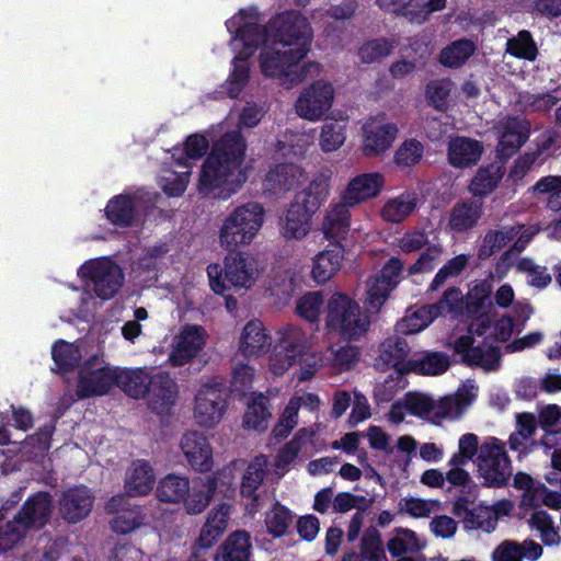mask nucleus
<instances>
[{
  "mask_svg": "<svg viewBox=\"0 0 561 561\" xmlns=\"http://www.w3.org/2000/svg\"><path fill=\"white\" fill-rule=\"evenodd\" d=\"M94 495L85 485H76L61 493L59 512L69 524H77L89 516L93 508Z\"/></svg>",
  "mask_w": 561,
  "mask_h": 561,
  "instance_id": "ddd939ff",
  "label": "nucleus"
},
{
  "mask_svg": "<svg viewBox=\"0 0 561 561\" xmlns=\"http://www.w3.org/2000/svg\"><path fill=\"white\" fill-rule=\"evenodd\" d=\"M100 362L98 355H92L80 366L76 390L79 399L105 396L116 386L117 367L100 366Z\"/></svg>",
  "mask_w": 561,
  "mask_h": 561,
  "instance_id": "1a4fd4ad",
  "label": "nucleus"
},
{
  "mask_svg": "<svg viewBox=\"0 0 561 561\" xmlns=\"http://www.w3.org/2000/svg\"><path fill=\"white\" fill-rule=\"evenodd\" d=\"M205 330L201 325H186L170 353V363L180 367L190 363L205 345Z\"/></svg>",
  "mask_w": 561,
  "mask_h": 561,
  "instance_id": "6ab92c4d",
  "label": "nucleus"
},
{
  "mask_svg": "<svg viewBox=\"0 0 561 561\" xmlns=\"http://www.w3.org/2000/svg\"><path fill=\"white\" fill-rule=\"evenodd\" d=\"M516 231L514 228L507 230H488L483 237V241L478 249V259L486 261L495 252L504 248L514 239Z\"/></svg>",
  "mask_w": 561,
  "mask_h": 561,
  "instance_id": "37998d69",
  "label": "nucleus"
},
{
  "mask_svg": "<svg viewBox=\"0 0 561 561\" xmlns=\"http://www.w3.org/2000/svg\"><path fill=\"white\" fill-rule=\"evenodd\" d=\"M299 169L293 163H279L271 169L264 180V185L274 193L293 190L298 183Z\"/></svg>",
  "mask_w": 561,
  "mask_h": 561,
  "instance_id": "72a5a7b5",
  "label": "nucleus"
},
{
  "mask_svg": "<svg viewBox=\"0 0 561 561\" xmlns=\"http://www.w3.org/2000/svg\"><path fill=\"white\" fill-rule=\"evenodd\" d=\"M327 308V328L343 340L357 341L369 330L370 317L346 294H333Z\"/></svg>",
  "mask_w": 561,
  "mask_h": 561,
  "instance_id": "423d86ee",
  "label": "nucleus"
},
{
  "mask_svg": "<svg viewBox=\"0 0 561 561\" xmlns=\"http://www.w3.org/2000/svg\"><path fill=\"white\" fill-rule=\"evenodd\" d=\"M354 206V204H350V201L342 198L340 202L331 204L322 224V230L328 240L341 242L345 238L351 222L350 209Z\"/></svg>",
  "mask_w": 561,
  "mask_h": 561,
  "instance_id": "b1692460",
  "label": "nucleus"
},
{
  "mask_svg": "<svg viewBox=\"0 0 561 561\" xmlns=\"http://www.w3.org/2000/svg\"><path fill=\"white\" fill-rule=\"evenodd\" d=\"M248 56H236L231 61V71L224 83V89L230 99H237L250 80Z\"/></svg>",
  "mask_w": 561,
  "mask_h": 561,
  "instance_id": "4c0bfd02",
  "label": "nucleus"
},
{
  "mask_svg": "<svg viewBox=\"0 0 561 561\" xmlns=\"http://www.w3.org/2000/svg\"><path fill=\"white\" fill-rule=\"evenodd\" d=\"M144 517L138 511H122L110 523L111 529L121 535H127L142 525Z\"/></svg>",
  "mask_w": 561,
  "mask_h": 561,
  "instance_id": "5fc2aeb1",
  "label": "nucleus"
},
{
  "mask_svg": "<svg viewBox=\"0 0 561 561\" xmlns=\"http://www.w3.org/2000/svg\"><path fill=\"white\" fill-rule=\"evenodd\" d=\"M482 215V201L476 198L459 199L449 210L447 228L456 234L466 233L478 226Z\"/></svg>",
  "mask_w": 561,
  "mask_h": 561,
  "instance_id": "f3484780",
  "label": "nucleus"
},
{
  "mask_svg": "<svg viewBox=\"0 0 561 561\" xmlns=\"http://www.w3.org/2000/svg\"><path fill=\"white\" fill-rule=\"evenodd\" d=\"M427 245H430L427 234L420 230L408 231L398 240V247L404 253H414Z\"/></svg>",
  "mask_w": 561,
  "mask_h": 561,
  "instance_id": "052dcab7",
  "label": "nucleus"
},
{
  "mask_svg": "<svg viewBox=\"0 0 561 561\" xmlns=\"http://www.w3.org/2000/svg\"><path fill=\"white\" fill-rule=\"evenodd\" d=\"M504 174L503 163L493 162L480 167L469 184V192L473 197H485L499 186Z\"/></svg>",
  "mask_w": 561,
  "mask_h": 561,
  "instance_id": "c756f323",
  "label": "nucleus"
},
{
  "mask_svg": "<svg viewBox=\"0 0 561 561\" xmlns=\"http://www.w3.org/2000/svg\"><path fill=\"white\" fill-rule=\"evenodd\" d=\"M153 381L144 368L119 369L117 368L116 386L133 399H141L149 392Z\"/></svg>",
  "mask_w": 561,
  "mask_h": 561,
  "instance_id": "7c9ffc66",
  "label": "nucleus"
},
{
  "mask_svg": "<svg viewBox=\"0 0 561 561\" xmlns=\"http://www.w3.org/2000/svg\"><path fill=\"white\" fill-rule=\"evenodd\" d=\"M424 152L421 141L411 138L404 140L396 150L393 161L398 167L411 168L417 164Z\"/></svg>",
  "mask_w": 561,
  "mask_h": 561,
  "instance_id": "09e8293b",
  "label": "nucleus"
},
{
  "mask_svg": "<svg viewBox=\"0 0 561 561\" xmlns=\"http://www.w3.org/2000/svg\"><path fill=\"white\" fill-rule=\"evenodd\" d=\"M271 416L268 399L264 394L259 393L252 398L247 407L243 416V427L256 432H265Z\"/></svg>",
  "mask_w": 561,
  "mask_h": 561,
  "instance_id": "e433bc0d",
  "label": "nucleus"
},
{
  "mask_svg": "<svg viewBox=\"0 0 561 561\" xmlns=\"http://www.w3.org/2000/svg\"><path fill=\"white\" fill-rule=\"evenodd\" d=\"M393 49V44L387 38H375L364 43L358 55L363 62L371 64L387 57Z\"/></svg>",
  "mask_w": 561,
  "mask_h": 561,
  "instance_id": "603ef678",
  "label": "nucleus"
},
{
  "mask_svg": "<svg viewBox=\"0 0 561 561\" xmlns=\"http://www.w3.org/2000/svg\"><path fill=\"white\" fill-rule=\"evenodd\" d=\"M363 151L367 157L380 156L386 152L394 141L398 127L393 123H386L370 128L364 127Z\"/></svg>",
  "mask_w": 561,
  "mask_h": 561,
  "instance_id": "bb28decb",
  "label": "nucleus"
},
{
  "mask_svg": "<svg viewBox=\"0 0 561 561\" xmlns=\"http://www.w3.org/2000/svg\"><path fill=\"white\" fill-rule=\"evenodd\" d=\"M296 527L301 539L312 541L320 530V522L316 515L308 514L298 518Z\"/></svg>",
  "mask_w": 561,
  "mask_h": 561,
  "instance_id": "680f3d73",
  "label": "nucleus"
},
{
  "mask_svg": "<svg viewBox=\"0 0 561 561\" xmlns=\"http://www.w3.org/2000/svg\"><path fill=\"white\" fill-rule=\"evenodd\" d=\"M393 290L386 284L381 283L379 279L370 285L368 289L367 302L368 305L376 310H379L381 306L386 302L389 297V294Z\"/></svg>",
  "mask_w": 561,
  "mask_h": 561,
  "instance_id": "e2e57ef3",
  "label": "nucleus"
},
{
  "mask_svg": "<svg viewBox=\"0 0 561 561\" xmlns=\"http://www.w3.org/2000/svg\"><path fill=\"white\" fill-rule=\"evenodd\" d=\"M371 415L370 407L365 396L355 394L354 404L348 416V424L351 426H356L360 422L369 419Z\"/></svg>",
  "mask_w": 561,
  "mask_h": 561,
  "instance_id": "338daca9",
  "label": "nucleus"
},
{
  "mask_svg": "<svg viewBox=\"0 0 561 561\" xmlns=\"http://www.w3.org/2000/svg\"><path fill=\"white\" fill-rule=\"evenodd\" d=\"M154 484V473L145 460H138L128 471L125 480V492L128 496H144L151 492Z\"/></svg>",
  "mask_w": 561,
  "mask_h": 561,
  "instance_id": "2f4dec72",
  "label": "nucleus"
},
{
  "mask_svg": "<svg viewBox=\"0 0 561 561\" xmlns=\"http://www.w3.org/2000/svg\"><path fill=\"white\" fill-rule=\"evenodd\" d=\"M104 217L114 227H134L138 218V196L130 193L114 195L106 203Z\"/></svg>",
  "mask_w": 561,
  "mask_h": 561,
  "instance_id": "a211bd4d",
  "label": "nucleus"
},
{
  "mask_svg": "<svg viewBox=\"0 0 561 561\" xmlns=\"http://www.w3.org/2000/svg\"><path fill=\"white\" fill-rule=\"evenodd\" d=\"M181 449L190 466L198 472L213 469V448L208 437L198 431H188L181 438Z\"/></svg>",
  "mask_w": 561,
  "mask_h": 561,
  "instance_id": "4468645a",
  "label": "nucleus"
},
{
  "mask_svg": "<svg viewBox=\"0 0 561 561\" xmlns=\"http://www.w3.org/2000/svg\"><path fill=\"white\" fill-rule=\"evenodd\" d=\"M300 408V403L295 399H290L287 405L285 407L278 422L275 424L272 430V436L280 442L289 436L294 427L298 423V411Z\"/></svg>",
  "mask_w": 561,
  "mask_h": 561,
  "instance_id": "49530a36",
  "label": "nucleus"
},
{
  "mask_svg": "<svg viewBox=\"0 0 561 561\" xmlns=\"http://www.w3.org/2000/svg\"><path fill=\"white\" fill-rule=\"evenodd\" d=\"M330 195V176L317 174L295 195L279 218V232L286 240H302L311 230L312 217Z\"/></svg>",
  "mask_w": 561,
  "mask_h": 561,
  "instance_id": "7ed1b4c3",
  "label": "nucleus"
},
{
  "mask_svg": "<svg viewBox=\"0 0 561 561\" xmlns=\"http://www.w3.org/2000/svg\"><path fill=\"white\" fill-rule=\"evenodd\" d=\"M529 123L517 116L508 117L503 124V133L496 152L499 157L508 159L527 141Z\"/></svg>",
  "mask_w": 561,
  "mask_h": 561,
  "instance_id": "4be33fe9",
  "label": "nucleus"
},
{
  "mask_svg": "<svg viewBox=\"0 0 561 561\" xmlns=\"http://www.w3.org/2000/svg\"><path fill=\"white\" fill-rule=\"evenodd\" d=\"M333 95L334 90L331 83L316 81L298 98L297 113L309 121L319 119L331 107Z\"/></svg>",
  "mask_w": 561,
  "mask_h": 561,
  "instance_id": "9b49d317",
  "label": "nucleus"
},
{
  "mask_svg": "<svg viewBox=\"0 0 561 561\" xmlns=\"http://www.w3.org/2000/svg\"><path fill=\"white\" fill-rule=\"evenodd\" d=\"M344 252V245L340 241H331L328 248L319 252L313 259L312 279L320 285L330 280L340 271Z\"/></svg>",
  "mask_w": 561,
  "mask_h": 561,
  "instance_id": "aec40b11",
  "label": "nucleus"
},
{
  "mask_svg": "<svg viewBox=\"0 0 561 561\" xmlns=\"http://www.w3.org/2000/svg\"><path fill=\"white\" fill-rule=\"evenodd\" d=\"M245 151L247 142L241 133L228 131L220 136L202 165L198 191L208 194L222 188L225 198L234 194L247 181L242 169Z\"/></svg>",
  "mask_w": 561,
  "mask_h": 561,
  "instance_id": "f03ea898",
  "label": "nucleus"
},
{
  "mask_svg": "<svg viewBox=\"0 0 561 561\" xmlns=\"http://www.w3.org/2000/svg\"><path fill=\"white\" fill-rule=\"evenodd\" d=\"M294 520L293 512L279 502H275L265 514L266 531L273 538L284 537Z\"/></svg>",
  "mask_w": 561,
  "mask_h": 561,
  "instance_id": "ea45409f",
  "label": "nucleus"
},
{
  "mask_svg": "<svg viewBox=\"0 0 561 561\" xmlns=\"http://www.w3.org/2000/svg\"><path fill=\"white\" fill-rule=\"evenodd\" d=\"M322 305V293L310 291L305 294L297 300L296 312L300 318L309 321L310 323H314L319 320Z\"/></svg>",
  "mask_w": 561,
  "mask_h": 561,
  "instance_id": "3c124183",
  "label": "nucleus"
},
{
  "mask_svg": "<svg viewBox=\"0 0 561 561\" xmlns=\"http://www.w3.org/2000/svg\"><path fill=\"white\" fill-rule=\"evenodd\" d=\"M300 15L297 11H285L270 19L265 25L244 22L236 26L237 20L231 19L227 22V27L229 32H234V39L242 42L244 56L250 57L260 46L265 48L268 44H275V38L280 41L282 34L295 28V21Z\"/></svg>",
  "mask_w": 561,
  "mask_h": 561,
  "instance_id": "39448f33",
  "label": "nucleus"
},
{
  "mask_svg": "<svg viewBox=\"0 0 561 561\" xmlns=\"http://www.w3.org/2000/svg\"><path fill=\"white\" fill-rule=\"evenodd\" d=\"M506 53L519 59L534 61L537 58L538 48L531 33L523 30L516 36L508 38Z\"/></svg>",
  "mask_w": 561,
  "mask_h": 561,
  "instance_id": "c03bdc74",
  "label": "nucleus"
},
{
  "mask_svg": "<svg viewBox=\"0 0 561 561\" xmlns=\"http://www.w3.org/2000/svg\"><path fill=\"white\" fill-rule=\"evenodd\" d=\"M478 472L486 488H503L511 477V460L503 444L491 437L480 446Z\"/></svg>",
  "mask_w": 561,
  "mask_h": 561,
  "instance_id": "6e6552de",
  "label": "nucleus"
},
{
  "mask_svg": "<svg viewBox=\"0 0 561 561\" xmlns=\"http://www.w3.org/2000/svg\"><path fill=\"white\" fill-rule=\"evenodd\" d=\"M81 278L93 284V291L102 300L113 298L124 284V272L110 259L91 260L79 268Z\"/></svg>",
  "mask_w": 561,
  "mask_h": 561,
  "instance_id": "9d476101",
  "label": "nucleus"
},
{
  "mask_svg": "<svg viewBox=\"0 0 561 561\" xmlns=\"http://www.w3.org/2000/svg\"><path fill=\"white\" fill-rule=\"evenodd\" d=\"M54 431L55 425L53 423L43 425L36 433L28 436V444L41 451H48Z\"/></svg>",
  "mask_w": 561,
  "mask_h": 561,
  "instance_id": "0e129e2a",
  "label": "nucleus"
},
{
  "mask_svg": "<svg viewBox=\"0 0 561 561\" xmlns=\"http://www.w3.org/2000/svg\"><path fill=\"white\" fill-rule=\"evenodd\" d=\"M477 50L476 43L470 38H459L445 46L439 55V62L450 69L463 66Z\"/></svg>",
  "mask_w": 561,
  "mask_h": 561,
  "instance_id": "473e14b6",
  "label": "nucleus"
},
{
  "mask_svg": "<svg viewBox=\"0 0 561 561\" xmlns=\"http://www.w3.org/2000/svg\"><path fill=\"white\" fill-rule=\"evenodd\" d=\"M405 410L413 416L425 419L433 414L435 401L419 392H407L404 397Z\"/></svg>",
  "mask_w": 561,
  "mask_h": 561,
  "instance_id": "864d4df0",
  "label": "nucleus"
},
{
  "mask_svg": "<svg viewBox=\"0 0 561 561\" xmlns=\"http://www.w3.org/2000/svg\"><path fill=\"white\" fill-rule=\"evenodd\" d=\"M345 140L343 128L337 122H325L320 135V146L323 151L330 152L340 148Z\"/></svg>",
  "mask_w": 561,
  "mask_h": 561,
  "instance_id": "4d7b16f0",
  "label": "nucleus"
},
{
  "mask_svg": "<svg viewBox=\"0 0 561 561\" xmlns=\"http://www.w3.org/2000/svg\"><path fill=\"white\" fill-rule=\"evenodd\" d=\"M251 557V535L244 529L230 533L217 552V559L221 561H250Z\"/></svg>",
  "mask_w": 561,
  "mask_h": 561,
  "instance_id": "cd10ccee",
  "label": "nucleus"
},
{
  "mask_svg": "<svg viewBox=\"0 0 561 561\" xmlns=\"http://www.w3.org/2000/svg\"><path fill=\"white\" fill-rule=\"evenodd\" d=\"M226 411L224 393L216 386L204 385L195 397L194 417L205 427L218 424Z\"/></svg>",
  "mask_w": 561,
  "mask_h": 561,
  "instance_id": "f8f14e48",
  "label": "nucleus"
},
{
  "mask_svg": "<svg viewBox=\"0 0 561 561\" xmlns=\"http://www.w3.org/2000/svg\"><path fill=\"white\" fill-rule=\"evenodd\" d=\"M403 262L401 259L391 256L381 267L377 279L394 289L400 282V275L403 272Z\"/></svg>",
  "mask_w": 561,
  "mask_h": 561,
  "instance_id": "bf43d9fd",
  "label": "nucleus"
},
{
  "mask_svg": "<svg viewBox=\"0 0 561 561\" xmlns=\"http://www.w3.org/2000/svg\"><path fill=\"white\" fill-rule=\"evenodd\" d=\"M431 529L437 537L450 538L457 531V523L447 515H439L432 519Z\"/></svg>",
  "mask_w": 561,
  "mask_h": 561,
  "instance_id": "774afa93",
  "label": "nucleus"
},
{
  "mask_svg": "<svg viewBox=\"0 0 561 561\" xmlns=\"http://www.w3.org/2000/svg\"><path fill=\"white\" fill-rule=\"evenodd\" d=\"M191 490L187 478L170 473L162 478L157 486L156 496L163 503H180Z\"/></svg>",
  "mask_w": 561,
  "mask_h": 561,
  "instance_id": "f704fd0d",
  "label": "nucleus"
},
{
  "mask_svg": "<svg viewBox=\"0 0 561 561\" xmlns=\"http://www.w3.org/2000/svg\"><path fill=\"white\" fill-rule=\"evenodd\" d=\"M450 367L449 356L444 352L424 351L414 354L412 358L405 363V367L400 373H414L421 376H438L443 375Z\"/></svg>",
  "mask_w": 561,
  "mask_h": 561,
  "instance_id": "5701e85b",
  "label": "nucleus"
},
{
  "mask_svg": "<svg viewBox=\"0 0 561 561\" xmlns=\"http://www.w3.org/2000/svg\"><path fill=\"white\" fill-rule=\"evenodd\" d=\"M295 28H289L275 38V44H268L260 54V67L265 77L278 78L286 88H291L305 80L309 71L299 62L310 50L312 30L308 20L300 15L295 21Z\"/></svg>",
  "mask_w": 561,
  "mask_h": 561,
  "instance_id": "f257e3e1",
  "label": "nucleus"
},
{
  "mask_svg": "<svg viewBox=\"0 0 561 561\" xmlns=\"http://www.w3.org/2000/svg\"><path fill=\"white\" fill-rule=\"evenodd\" d=\"M264 215V207L256 202L238 206L220 228V245L232 251L250 244L263 225Z\"/></svg>",
  "mask_w": 561,
  "mask_h": 561,
  "instance_id": "0eeeda50",
  "label": "nucleus"
},
{
  "mask_svg": "<svg viewBox=\"0 0 561 561\" xmlns=\"http://www.w3.org/2000/svg\"><path fill=\"white\" fill-rule=\"evenodd\" d=\"M261 270L253 254L232 250L225 257L224 270L219 264L207 266L209 286L215 294L222 296L229 290L227 283L233 287L250 288Z\"/></svg>",
  "mask_w": 561,
  "mask_h": 561,
  "instance_id": "20e7f679",
  "label": "nucleus"
},
{
  "mask_svg": "<svg viewBox=\"0 0 561 561\" xmlns=\"http://www.w3.org/2000/svg\"><path fill=\"white\" fill-rule=\"evenodd\" d=\"M416 207V199L411 195L401 194L400 196L388 201L381 208L383 220L392 224H399L410 216Z\"/></svg>",
  "mask_w": 561,
  "mask_h": 561,
  "instance_id": "a19ab883",
  "label": "nucleus"
},
{
  "mask_svg": "<svg viewBox=\"0 0 561 561\" xmlns=\"http://www.w3.org/2000/svg\"><path fill=\"white\" fill-rule=\"evenodd\" d=\"M53 512V496L49 492L39 491L22 505L16 514V520L30 529H42L50 518Z\"/></svg>",
  "mask_w": 561,
  "mask_h": 561,
  "instance_id": "dca6fc26",
  "label": "nucleus"
},
{
  "mask_svg": "<svg viewBox=\"0 0 561 561\" xmlns=\"http://www.w3.org/2000/svg\"><path fill=\"white\" fill-rule=\"evenodd\" d=\"M482 153V144L468 137H456L448 145V162L455 168L465 169L476 165Z\"/></svg>",
  "mask_w": 561,
  "mask_h": 561,
  "instance_id": "393cba45",
  "label": "nucleus"
},
{
  "mask_svg": "<svg viewBox=\"0 0 561 561\" xmlns=\"http://www.w3.org/2000/svg\"><path fill=\"white\" fill-rule=\"evenodd\" d=\"M440 253V247L436 244L427 245L425 250L421 252L416 261L408 267L409 275L432 272Z\"/></svg>",
  "mask_w": 561,
  "mask_h": 561,
  "instance_id": "13d9d810",
  "label": "nucleus"
},
{
  "mask_svg": "<svg viewBox=\"0 0 561 561\" xmlns=\"http://www.w3.org/2000/svg\"><path fill=\"white\" fill-rule=\"evenodd\" d=\"M491 514V507L482 503L471 507L461 518L466 530L481 529L485 533L495 530V517Z\"/></svg>",
  "mask_w": 561,
  "mask_h": 561,
  "instance_id": "79ce46f5",
  "label": "nucleus"
},
{
  "mask_svg": "<svg viewBox=\"0 0 561 561\" xmlns=\"http://www.w3.org/2000/svg\"><path fill=\"white\" fill-rule=\"evenodd\" d=\"M27 531L26 526L18 522L15 516L13 520L8 522L7 525L0 529V550L5 552L13 549L15 545L24 538Z\"/></svg>",
  "mask_w": 561,
  "mask_h": 561,
  "instance_id": "6e6d98bb",
  "label": "nucleus"
},
{
  "mask_svg": "<svg viewBox=\"0 0 561 561\" xmlns=\"http://www.w3.org/2000/svg\"><path fill=\"white\" fill-rule=\"evenodd\" d=\"M536 149L530 151L541 165L548 158L561 149V131L548 128L535 139Z\"/></svg>",
  "mask_w": 561,
  "mask_h": 561,
  "instance_id": "a18cd8bd",
  "label": "nucleus"
},
{
  "mask_svg": "<svg viewBox=\"0 0 561 561\" xmlns=\"http://www.w3.org/2000/svg\"><path fill=\"white\" fill-rule=\"evenodd\" d=\"M209 144L205 136L194 134L186 138L184 150L190 159L196 160L206 153Z\"/></svg>",
  "mask_w": 561,
  "mask_h": 561,
  "instance_id": "69168bd1",
  "label": "nucleus"
},
{
  "mask_svg": "<svg viewBox=\"0 0 561 561\" xmlns=\"http://www.w3.org/2000/svg\"><path fill=\"white\" fill-rule=\"evenodd\" d=\"M51 358L58 373L68 374L80 366L82 354L75 343L58 340L51 346Z\"/></svg>",
  "mask_w": 561,
  "mask_h": 561,
  "instance_id": "c9c22d12",
  "label": "nucleus"
},
{
  "mask_svg": "<svg viewBox=\"0 0 561 561\" xmlns=\"http://www.w3.org/2000/svg\"><path fill=\"white\" fill-rule=\"evenodd\" d=\"M148 400L149 410L158 416H170L178 398V386L168 373L153 375Z\"/></svg>",
  "mask_w": 561,
  "mask_h": 561,
  "instance_id": "2eb2a0df",
  "label": "nucleus"
},
{
  "mask_svg": "<svg viewBox=\"0 0 561 561\" xmlns=\"http://www.w3.org/2000/svg\"><path fill=\"white\" fill-rule=\"evenodd\" d=\"M385 180L378 172L363 173L353 178L342 192V199L355 206L377 197L383 188Z\"/></svg>",
  "mask_w": 561,
  "mask_h": 561,
  "instance_id": "412c9836",
  "label": "nucleus"
},
{
  "mask_svg": "<svg viewBox=\"0 0 561 561\" xmlns=\"http://www.w3.org/2000/svg\"><path fill=\"white\" fill-rule=\"evenodd\" d=\"M271 345V336L260 320H251L243 328L239 350L245 357H259Z\"/></svg>",
  "mask_w": 561,
  "mask_h": 561,
  "instance_id": "c85d7f7f",
  "label": "nucleus"
},
{
  "mask_svg": "<svg viewBox=\"0 0 561 561\" xmlns=\"http://www.w3.org/2000/svg\"><path fill=\"white\" fill-rule=\"evenodd\" d=\"M451 84L453 82L448 78L428 81L425 87V96L428 105L438 111L446 110Z\"/></svg>",
  "mask_w": 561,
  "mask_h": 561,
  "instance_id": "de8ad7c7",
  "label": "nucleus"
},
{
  "mask_svg": "<svg viewBox=\"0 0 561 561\" xmlns=\"http://www.w3.org/2000/svg\"><path fill=\"white\" fill-rule=\"evenodd\" d=\"M264 477L265 470L263 465L250 463L242 477L240 485L241 495L256 502L259 500L256 491L262 484Z\"/></svg>",
  "mask_w": 561,
  "mask_h": 561,
  "instance_id": "8fccbe9b",
  "label": "nucleus"
},
{
  "mask_svg": "<svg viewBox=\"0 0 561 561\" xmlns=\"http://www.w3.org/2000/svg\"><path fill=\"white\" fill-rule=\"evenodd\" d=\"M218 476H221L220 471L193 482V486L183 500L188 514H199L209 505L218 486Z\"/></svg>",
  "mask_w": 561,
  "mask_h": 561,
  "instance_id": "a878e982",
  "label": "nucleus"
},
{
  "mask_svg": "<svg viewBox=\"0 0 561 561\" xmlns=\"http://www.w3.org/2000/svg\"><path fill=\"white\" fill-rule=\"evenodd\" d=\"M410 346L404 337L389 336L380 344V357L390 367L400 373L409 359Z\"/></svg>",
  "mask_w": 561,
  "mask_h": 561,
  "instance_id": "58836bf2",
  "label": "nucleus"
}]
</instances>
